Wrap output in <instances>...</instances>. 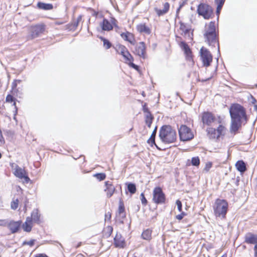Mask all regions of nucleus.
I'll return each mask as SVG.
<instances>
[{
    "label": "nucleus",
    "mask_w": 257,
    "mask_h": 257,
    "mask_svg": "<svg viewBox=\"0 0 257 257\" xmlns=\"http://www.w3.org/2000/svg\"><path fill=\"white\" fill-rule=\"evenodd\" d=\"M200 56L203 66H209L212 61V55L210 52L202 47L200 49Z\"/></svg>",
    "instance_id": "1a4fd4ad"
},
{
    "label": "nucleus",
    "mask_w": 257,
    "mask_h": 257,
    "mask_svg": "<svg viewBox=\"0 0 257 257\" xmlns=\"http://www.w3.org/2000/svg\"><path fill=\"white\" fill-rule=\"evenodd\" d=\"M99 181L104 180L106 178V175L104 173H96L93 175Z\"/></svg>",
    "instance_id": "c9c22d12"
},
{
    "label": "nucleus",
    "mask_w": 257,
    "mask_h": 257,
    "mask_svg": "<svg viewBox=\"0 0 257 257\" xmlns=\"http://www.w3.org/2000/svg\"><path fill=\"white\" fill-rule=\"evenodd\" d=\"M229 112L231 118L230 132L235 134L242 124L245 125L248 120L246 109L239 103H233L229 108Z\"/></svg>",
    "instance_id": "f257e3e1"
},
{
    "label": "nucleus",
    "mask_w": 257,
    "mask_h": 257,
    "mask_svg": "<svg viewBox=\"0 0 257 257\" xmlns=\"http://www.w3.org/2000/svg\"><path fill=\"white\" fill-rule=\"evenodd\" d=\"M102 30L104 31H109L113 29V27L110 22L106 19L104 18L100 24Z\"/></svg>",
    "instance_id": "aec40b11"
},
{
    "label": "nucleus",
    "mask_w": 257,
    "mask_h": 257,
    "mask_svg": "<svg viewBox=\"0 0 257 257\" xmlns=\"http://www.w3.org/2000/svg\"><path fill=\"white\" fill-rule=\"evenodd\" d=\"M159 137L164 144H170L177 140V132L171 125L164 124L160 128Z\"/></svg>",
    "instance_id": "f03ea898"
},
{
    "label": "nucleus",
    "mask_w": 257,
    "mask_h": 257,
    "mask_svg": "<svg viewBox=\"0 0 257 257\" xmlns=\"http://www.w3.org/2000/svg\"><path fill=\"white\" fill-rule=\"evenodd\" d=\"M182 5H180V7L176 10V17L178 16L179 13L180 12V9L181 8Z\"/></svg>",
    "instance_id": "0e129e2a"
},
{
    "label": "nucleus",
    "mask_w": 257,
    "mask_h": 257,
    "mask_svg": "<svg viewBox=\"0 0 257 257\" xmlns=\"http://www.w3.org/2000/svg\"><path fill=\"white\" fill-rule=\"evenodd\" d=\"M222 8V7L217 6L216 10V15L217 16V20H218V19H219V16L220 15V11H221Z\"/></svg>",
    "instance_id": "5fc2aeb1"
},
{
    "label": "nucleus",
    "mask_w": 257,
    "mask_h": 257,
    "mask_svg": "<svg viewBox=\"0 0 257 257\" xmlns=\"http://www.w3.org/2000/svg\"><path fill=\"white\" fill-rule=\"evenodd\" d=\"M110 23L112 24V27L118 28V26L117 25V21L114 17L110 18Z\"/></svg>",
    "instance_id": "37998d69"
},
{
    "label": "nucleus",
    "mask_w": 257,
    "mask_h": 257,
    "mask_svg": "<svg viewBox=\"0 0 257 257\" xmlns=\"http://www.w3.org/2000/svg\"><path fill=\"white\" fill-rule=\"evenodd\" d=\"M152 231L149 229L144 230L142 233V237L143 239L149 240L151 238Z\"/></svg>",
    "instance_id": "473e14b6"
},
{
    "label": "nucleus",
    "mask_w": 257,
    "mask_h": 257,
    "mask_svg": "<svg viewBox=\"0 0 257 257\" xmlns=\"http://www.w3.org/2000/svg\"><path fill=\"white\" fill-rule=\"evenodd\" d=\"M235 166L237 170L241 174L244 173L247 170L246 165L242 160L237 161Z\"/></svg>",
    "instance_id": "6ab92c4d"
},
{
    "label": "nucleus",
    "mask_w": 257,
    "mask_h": 257,
    "mask_svg": "<svg viewBox=\"0 0 257 257\" xmlns=\"http://www.w3.org/2000/svg\"><path fill=\"white\" fill-rule=\"evenodd\" d=\"M98 38L103 42V46L106 49H108L111 47V43L108 40L102 36H98Z\"/></svg>",
    "instance_id": "c85d7f7f"
},
{
    "label": "nucleus",
    "mask_w": 257,
    "mask_h": 257,
    "mask_svg": "<svg viewBox=\"0 0 257 257\" xmlns=\"http://www.w3.org/2000/svg\"><path fill=\"white\" fill-rule=\"evenodd\" d=\"M13 105L15 106V115H16L17 113V111H18V108L16 106V101H14L13 102Z\"/></svg>",
    "instance_id": "052dcab7"
},
{
    "label": "nucleus",
    "mask_w": 257,
    "mask_h": 257,
    "mask_svg": "<svg viewBox=\"0 0 257 257\" xmlns=\"http://www.w3.org/2000/svg\"><path fill=\"white\" fill-rule=\"evenodd\" d=\"M124 211H125V208H124L123 201L121 199H120L119 201L118 213L120 214L124 213V214L122 216V218L125 217V214L124 213Z\"/></svg>",
    "instance_id": "2f4dec72"
},
{
    "label": "nucleus",
    "mask_w": 257,
    "mask_h": 257,
    "mask_svg": "<svg viewBox=\"0 0 257 257\" xmlns=\"http://www.w3.org/2000/svg\"><path fill=\"white\" fill-rule=\"evenodd\" d=\"M200 159L198 157H192L191 159V164L194 166H198L200 164Z\"/></svg>",
    "instance_id": "e433bc0d"
},
{
    "label": "nucleus",
    "mask_w": 257,
    "mask_h": 257,
    "mask_svg": "<svg viewBox=\"0 0 257 257\" xmlns=\"http://www.w3.org/2000/svg\"><path fill=\"white\" fill-rule=\"evenodd\" d=\"M126 52H128V50H126L124 51L120 52V54L123 56L126 53Z\"/></svg>",
    "instance_id": "774afa93"
},
{
    "label": "nucleus",
    "mask_w": 257,
    "mask_h": 257,
    "mask_svg": "<svg viewBox=\"0 0 257 257\" xmlns=\"http://www.w3.org/2000/svg\"><path fill=\"white\" fill-rule=\"evenodd\" d=\"M225 0H214V2L217 7H222Z\"/></svg>",
    "instance_id": "a18cd8bd"
},
{
    "label": "nucleus",
    "mask_w": 257,
    "mask_h": 257,
    "mask_svg": "<svg viewBox=\"0 0 257 257\" xmlns=\"http://www.w3.org/2000/svg\"><path fill=\"white\" fill-rule=\"evenodd\" d=\"M214 214L216 217L224 219L228 211V204L225 199H216L213 205Z\"/></svg>",
    "instance_id": "20e7f679"
},
{
    "label": "nucleus",
    "mask_w": 257,
    "mask_h": 257,
    "mask_svg": "<svg viewBox=\"0 0 257 257\" xmlns=\"http://www.w3.org/2000/svg\"><path fill=\"white\" fill-rule=\"evenodd\" d=\"M14 174L17 177L21 179H24V182L25 183H28L30 181V179L26 171L22 169L18 165H16Z\"/></svg>",
    "instance_id": "f8f14e48"
},
{
    "label": "nucleus",
    "mask_w": 257,
    "mask_h": 257,
    "mask_svg": "<svg viewBox=\"0 0 257 257\" xmlns=\"http://www.w3.org/2000/svg\"><path fill=\"white\" fill-rule=\"evenodd\" d=\"M0 142L2 143V144H4L5 141V139H4V138L3 137V135H2V132L0 133Z\"/></svg>",
    "instance_id": "bf43d9fd"
},
{
    "label": "nucleus",
    "mask_w": 257,
    "mask_h": 257,
    "mask_svg": "<svg viewBox=\"0 0 257 257\" xmlns=\"http://www.w3.org/2000/svg\"><path fill=\"white\" fill-rule=\"evenodd\" d=\"M40 216L41 215L38 212V209H34L31 213V216L29 217L32 218V222L39 224L41 222Z\"/></svg>",
    "instance_id": "412c9836"
},
{
    "label": "nucleus",
    "mask_w": 257,
    "mask_h": 257,
    "mask_svg": "<svg viewBox=\"0 0 257 257\" xmlns=\"http://www.w3.org/2000/svg\"><path fill=\"white\" fill-rule=\"evenodd\" d=\"M216 120L214 115L210 111H204L201 114V121L203 125H210Z\"/></svg>",
    "instance_id": "9b49d317"
},
{
    "label": "nucleus",
    "mask_w": 257,
    "mask_h": 257,
    "mask_svg": "<svg viewBox=\"0 0 257 257\" xmlns=\"http://www.w3.org/2000/svg\"><path fill=\"white\" fill-rule=\"evenodd\" d=\"M22 226L25 231L30 232L32 228V218L27 217L26 221L22 225Z\"/></svg>",
    "instance_id": "5701e85b"
},
{
    "label": "nucleus",
    "mask_w": 257,
    "mask_h": 257,
    "mask_svg": "<svg viewBox=\"0 0 257 257\" xmlns=\"http://www.w3.org/2000/svg\"><path fill=\"white\" fill-rule=\"evenodd\" d=\"M104 184L106 187L104 189V191L106 192L107 197L110 198L113 195L115 190V188L111 182L105 181Z\"/></svg>",
    "instance_id": "a211bd4d"
},
{
    "label": "nucleus",
    "mask_w": 257,
    "mask_h": 257,
    "mask_svg": "<svg viewBox=\"0 0 257 257\" xmlns=\"http://www.w3.org/2000/svg\"><path fill=\"white\" fill-rule=\"evenodd\" d=\"M153 119L154 116L151 113H149V114H146L145 122L149 128L151 126Z\"/></svg>",
    "instance_id": "7c9ffc66"
},
{
    "label": "nucleus",
    "mask_w": 257,
    "mask_h": 257,
    "mask_svg": "<svg viewBox=\"0 0 257 257\" xmlns=\"http://www.w3.org/2000/svg\"><path fill=\"white\" fill-rule=\"evenodd\" d=\"M179 23L180 25V29L183 32L186 29V25L182 22H180Z\"/></svg>",
    "instance_id": "864d4df0"
},
{
    "label": "nucleus",
    "mask_w": 257,
    "mask_h": 257,
    "mask_svg": "<svg viewBox=\"0 0 257 257\" xmlns=\"http://www.w3.org/2000/svg\"><path fill=\"white\" fill-rule=\"evenodd\" d=\"M137 30L141 33H144L147 35H149L151 33V29L146 25L145 24H140L137 26Z\"/></svg>",
    "instance_id": "4be33fe9"
},
{
    "label": "nucleus",
    "mask_w": 257,
    "mask_h": 257,
    "mask_svg": "<svg viewBox=\"0 0 257 257\" xmlns=\"http://www.w3.org/2000/svg\"><path fill=\"white\" fill-rule=\"evenodd\" d=\"M35 241V239H31L30 241H24L23 244L24 245L27 244L30 245V246H32L34 244Z\"/></svg>",
    "instance_id": "de8ad7c7"
},
{
    "label": "nucleus",
    "mask_w": 257,
    "mask_h": 257,
    "mask_svg": "<svg viewBox=\"0 0 257 257\" xmlns=\"http://www.w3.org/2000/svg\"><path fill=\"white\" fill-rule=\"evenodd\" d=\"M17 99L13 96V95L8 94L6 96V101L8 102H12L14 101H16Z\"/></svg>",
    "instance_id": "4c0bfd02"
},
{
    "label": "nucleus",
    "mask_w": 257,
    "mask_h": 257,
    "mask_svg": "<svg viewBox=\"0 0 257 257\" xmlns=\"http://www.w3.org/2000/svg\"><path fill=\"white\" fill-rule=\"evenodd\" d=\"M21 82V80H15L14 82L12 83L11 92L13 93V95H16V96H18L17 93L18 92V90L17 88V83L18 82L20 83Z\"/></svg>",
    "instance_id": "c756f323"
},
{
    "label": "nucleus",
    "mask_w": 257,
    "mask_h": 257,
    "mask_svg": "<svg viewBox=\"0 0 257 257\" xmlns=\"http://www.w3.org/2000/svg\"><path fill=\"white\" fill-rule=\"evenodd\" d=\"M143 110L144 112H146L147 114H149V113H151L146 103L143 105Z\"/></svg>",
    "instance_id": "8fccbe9b"
},
{
    "label": "nucleus",
    "mask_w": 257,
    "mask_h": 257,
    "mask_svg": "<svg viewBox=\"0 0 257 257\" xmlns=\"http://www.w3.org/2000/svg\"><path fill=\"white\" fill-rule=\"evenodd\" d=\"M128 64L130 65V66H131L132 68L135 69L136 70H139L140 69L139 66L134 63L133 61H131L129 62Z\"/></svg>",
    "instance_id": "09e8293b"
},
{
    "label": "nucleus",
    "mask_w": 257,
    "mask_h": 257,
    "mask_svg": "<svg viewBox=\"0 0 257 257\" xmlns=\"http://www.w3.org/2000/svg\"><path fill=\"white\" fill-rule=\"evenodd\" d=\"M254 256L257 257V243L254 246Z\"/></svg>",
    "instance_id": "e2e57ef3"
},
{
    "label": "nucleus",
    "mask_w": 257,
    "mask_h": 257,
    "mask_svg": "<svg viewBox=\"0 0 257 257\" xmlns=\"http://www.w3.org/2000/svg\"><path fill=\"white\" fill-rule=\"evenodd\" d=\"M179 46L184 51L187 59L189 60L192 59V51L188 45L185 41H181L179 44Z\"/></svg>",
    "instance_id": "2eb2a0df"
},
{
    "label": "nucleus",
    "mask_w": 257,
    "mask_h": 257,
    "mask_svg": "<svg viewBox=\"0 0 257 257\" xmlns=\"http://www.w3.org/2000/svg\"><path fill=\"white\" fill-rule=\"evenodd\" d=\"M22 221L18 220L15 221L14 220H11L8 224V227L12 233H15L19 230L22 225Z\"/></svg>",
    "instance_id": "ddd939ff"
},
{
    "label": "nucleus",
    "mask_w": 257,
    "mask_h": 257,
    "mask_svg": "<svg viewBox=\"0 0 257 257\" xmlns=\"http://www.w3.org/2000/svg\"><path fill=\"white\" fill-rule=\"evenodd\" d=\"M9 223L7 219H1L0 220V226H8V224Z\"/></svg>",
    "instance_id": "603ef678"
},
{
    "label": "nucleus",
    "mask_w": 257,
    "mask_h": 257,
    "mask_svg": "<svg viewBox=\"0 0 257 257\" xmlns=\"http://www.w3.org/2000/svg\"><path fill=\"white\" fill-rule=\"evenodd\" d=\"M157 126H156L155 128L154 129L151 135V137H150V138L147 140V143L148 144H149L150 145L151 147H153V146H155L156 149L159 150V151H163V150H165V149H161V148H160L156 144V142H155V138H156V134H157Z\"/></svg>",
    "instance_id": "4468645a"
},
{
    "label": "nucleus",
    "mask_w": 257,
    "mask_h": 257,
    "mask_svg": "<svg viewBox=\"0 0 257 257\" xmlns=\"http://www.w3.org/2000/svg\"><path fill=\"white\" fill-rule=\"evenodd\" d=\"M256 99H255V98L254 97H253L252 96H251V102L253 104V105L254 104H255V102H256Z\"/></svg>",
    "instance_id": "69168bd1"
},
{
    "label": "nucleus",
    "mask_w": 257,
    "mask_h": 257,
    "mask_svg": "<svg viewBox=\"0 0 257 257\" xmlns=\"http://www.w3.org/2000/svg\"><path fill=\"white\" fill-rule=\"evenodd\" d=\"M203 36L205 39V42H206L209 45L215 47V44H217L218 54L220 56L219 44L218 40L217 39V35L216 33L215 21H211L209 23L207 30L205 31Z\"/></svg>",
    "instance_id": "7ed1b4c3"
},
{
    "label": "nucleus",
    "mask_w": 257,
    "mask_h": 257,
    "mask_svg": "<svg viewBox=\"0 0 257 257\" xmlns=\"http://www.w3.org/2000/svg\"><path fill=\"white\" fill-rule=\"evenodd\" d=\"M123 58L125 60L126 63H128L131 61H134V58L132 55L128 52H126V53L123 56Z\"/></svg>",
    "instance_id": "f704fd0d"
},
{
    "label": "nucleus",
    "mask_w": 257,
    "mask_h": 257,
    "mask_svg": "<svg viewBox=\"0 0 257 257\" xmlns=\"http://www.w3.org/2000/svg\"><path fill=\"white\" fill-rule=\"evenodd\" d=\"M153 200L157 204H163L166 201V196L160 187H156L153 190Z\"/></svg>",
    "instance_id": "0eeeda50"
},
{
    "label": "nucleus",
    "mask_w": 257,
    "mask_h": 257,
    "mask_svg": "<svg viewBox=\"0 0 257 257\" xmlns=\"http://www.w3.org/2000/svg\"><path fill=\"white\" fill-rule=\"evenodd\" d=\"M125 185H127V189L128 191L131 194H134L136 193L137 189L136 185L135 183L131 182H127L125 183Z\"/></svg>",
    "instance_id": "cd10ccee"
},
{
    "label": "nucleus",
    "mask_w": 257,
    "mask_h": 257,
    "mask_svg": "<svg viewBox=\"0 0 257 257\" xmlns=\"http://www.w3.org/2000/svg\"><path fill=\"white\" fill-rule=\"evenodd\" d=\"M78 24V21H76L75 20H74L70 25V30H75L77 27Z\"/></svg>",
    "instance_id": "79ce46f5"
},
{
    "label": "nucleus",
    "mask_w": 257,
    "mask_h": 257,
    "mask_svg": "<svg viewBox=\"0 0 257 257\" xmlns=\"http://www.w3.org/2000/svg\"><path fill=\"white\" fill-rule=\"evenodd\" d=\"M186 215H187V214L185 212L182 211V212H181L180 214L176 215V218L179 220H181Z\"/></svg>",
    "instance_id": "49530a36"
},
{
    "label": "nucleus",
    "mask_w": 257,
    "mask_h": 257,
    "mask_svg": "<svg viewBox=\"0 0 257 257\" xmlns=\"http://www.w3.org/2000/svg\"><path fill=\"white\" fill-rule=\"evenodd\" d=\"M45 30L44 24H38L32 26L30 30V38L31 39L38 37L41 34L43 33Z\"/></svg>",
    "instance_id": "6e6552de"
},
{
    "label": "nucleus",
    "mask_w": 257,
    "mask_h": 257,
    "mask_svg": "<svg viewBox=\"0 0 257 257\" xmlns=\"http://www.w3.org/2000/svg\"><path fill=\"white\" fill-rule=\"evenodd\" d=\"M114 242L115 246L119 247H123L125 243L124 239L121 238V235L117 234L114 238Z\"/></svg>",
    "instance_id": "393cba45"
},
{
    "label": "nucleus",
    "mask_w": 257,
    "mask_h": 257,
    "mask_svg": "<svg viewBox=\"0 0 257 257\" xmlns=\"http://www.w3.org/2000/svg\"><path fill=\"white\" fill-rule=\"evenodd\" d=\"M111 218V214L109 212L106 213L105 214V220L108 219L110 220Z\"/></svg>",
    "instance_id": "4d7b16f0"
},
{
    "label": "nucleus",
    "mask_w": 257,
    "mask_h": 257,
    "mask_svg": "<svg viewBox=\"0 0 257 257\" xmlns=\"http://www.w3.org/2000/svg\"><path fill=\"white\" fill-rule=\"evenodd\" d=\"M186 36H187L189 40H192L193 37V32H192L191 33L190 32L188 34H187Z\"/></svg>",
    "instance_id": "6e6d98bb"
},
{
    "label": "nucleus",
    "mask_w": 257,
    "mask_h": 257,
    "mask_svg": "<svg viewBox=\"0 0 257 257\" xmlns=\"http://www.w3.org/2000/svg\"><path fill=\"white\" fill-rule=\"evenodd\" d=\"M82 20V16L79 15L77 18V19L75 20L76 21H78V23H79Z\"/></svg>",
    "instance_id": "338daca9"
},
{
    "label": "nucleus",
    "mask_w": 257,
    "mask_h": 257,
    "mask_svg": "<svg viewBox=\"0 0 257 257\" xmlns=\"http://www.w3.org/2000/svg\"><path fill=\"white\" fill-rule=\"evenodd\" d=\"M178 133L181 141H189L194 138V135L191 130L185 124H182L178 128Z\"/></svg>",
    "instance_id": "423d86ee"
},
{
    "label": "nucleus",
    "mask_w": 257,
    "mask_h": 257,
    "mask_svg": "<svg viewBox=\"0 0 257 257\" xmlns=\"http://www.w3.org/2000/svg\"><path fill=\"white\" fill-rule=\"evenodd\" d=\"M190 29H188V28H187L184 31V35L185 36H187V34H188L189 33H190Z\"/></svg>",
    "instance_id": "680f3d73"
},
{
    "label": "nucleus",
    "mask_w": 257,
    "mask_h": 257,
    "mask_svg": "<svg viewBox=\"0 0 257 257\" xmlns=\"http://www.w3.org/2000/svg\"><path fill=\"white\" fill-rule=\"evenodd\" d=\"M37 6L38 9L45 11L51 10L53 8L52 4L44 3L41 2H38Z\"/></svg>",
    "instance_id": "bb28decb"
},
{
    "label": "nucleus",
    "mask_w": 257,
    "mask_h": 257,
    "mask_svg": "<svg viewBox=\"0 0 257 257\" xmlns=\"http://www.w3.org/2000/svg\"><path fill=\"white\" fill-rule=\"evenodd\" d=\"M170 8V5L168 3H165L164 5V8L162 10L159 9L157 8H155V11L156 12L158 16H161L166 14Z\"/></svg>",
    "instance_id": "b1692460"
},
{
    "label": "nucleus",
    "mask_w": 257,
    "mask_h": 257,
    "mask_svg": "<svg viewBox=\"0 0 257 257\" xmlns=\"http://www.w3.org/2000/svg\"><path fill=\"white\" fill-rule=\"evenodd\" d=\"M207 135L210 139H218L216 129L213 127H208L206 129Z\"/></svg>",
    "instance_id": "a878e982"
},
{
    "label": "nucleus",
    "mask_w": 257,
    "mask_h": 257,
    "mask_svg": "<svg viewBox=\"0 0 257 257\" xmlns=\"http://www.w3.org/2000/svg\"><path fill=\"white\" fill-rule=\"evenodd\" d=\"M212 163L210 162H209L206 164L205 167L204 168V170L206 171H208L212 167Z\"/></svg>",
    "instance_id": "3c124183"
},
{
    "label": "nucleus",
    "mask_w": 257,
    "mask_h": 257,
    "mask_svg": "<svg viewBox=\"0 0 257 257\" xmlns=\"http://www.w3.org/2000/svg\"><path fill=\"white\" fill-rule=\"evenodd\" d=\"M244 242L248 244H257V234L247 232L244 235Z\"/></svg>",
    "instance_id": "f3484780"
},
{
    "label": "nucleus",
    "mask_w": 257,
    "mask_h": 257,
    "mask_svg": "<svg viewBox=\"0 0 257 257\" xmlns=\"http://www.w3.org/2000/svg\"><path fill=\"white\" fill-rule=\"evenodd\" d=\"M18 199H17L15 201H13L11 202V207L12 209L15 210L18 207Z\"/></svg>",
    "instance_id": "58836bf2"
},
{
    "label": "nucleus",
    "mask_w": 257,
    "mask_h": 257,
    "mask_svg": "<svg viewBox=\"0 0 257 257\" xmlns=\"http://www.w3.org/2000/svg\"><path fill=\"white\" fill-rule=\"evenodd\" d=\"M140 196L142 204L144 206H146L147 204L148 201L145 196L144 193H142Z\"/></svg>",
    "instance_id": "ea45409f"
},
{
    "label": "nucleus",
    "mask_w": 257,
    "mask_h": 257,
    "mask_svg": "<svg viewBox=\"0 0 257 257\" xmlns=\"http://www.w3.org/2000/svg\"><path fill=\"white\" fill-rule=\"evenodd\" d=\"M225 127L223 125L219 124L216 129V132L217 133V137H219V138H220V136H224V134L223 133V132L225 130Z\"/></svg>",
    "instance_id": "72a5a7b5"
},
{
    "label": "nucleus",
    "mask_w": 257,
    "mask_h": 257,
    "mask_svg": "<svg viewBox=\"0 0 257 257\" xmlns=\"http://www.w3.org/2000/svg\"><path fill=\"white\" fill-rule=\"evenodd\" d=\"M116 51L118 52L119 51L120 52L124 51L126 50H127V48L124 45L119 44L116 46Z\"/></svg>",
    "instance_id": "a19ab883"
},
{
    "label": "nucleus",
    "mask_w": 257,
    "mask_h": 257,
    "mask_svg": "<svg viewBox=\"0 0 257 257\" xmlns=\"http://www.w3.org/2000/svg\"><path fill=\"white\" fill-rule=\"evenodd\" d=\"M34 257H48L46 254L43 253L37 254Z\"/></svg>",
    "instance_id": "13d9d810"
},
{
    "label": "nucleus",
    "mask_w": 257,
    "mask_h": 257,
    "mask_svg": "<svg viewBox=\"0 0 257 257\" xmlns=\"http://www.w3.org/2000/svg\"><path fill=\"white\" fill-rule=\"evenodd\" d=\"M176 204L177 206V209L179 212L182 211V204L181 201L178 199L176 200Z\"/></svg>",
    "instance_id": "c03bdc74"
},
{
    "label": "nucleus",
    "mask_w": 257,
    "mask_h": 257,
    "mask_svg": "<svg viewBox=\"0 0 257 257\" xmlns=\"http://www.w3.org/2000/svg\"><path fill=\"white\" fill-rule=\"evenodd\" d=\"M197 12L199 16H201L205 20H208L213 13L212 7L205 3H200L197 7Z\"/></svg>",
    "instance_id": "39448f33"
},
{
    "label": "nucleus",
    "mask_w": 257,
    "mask_h": 257,
    "mask_svg": "<svg viewBox=\"0 0 257 257\" xmlns=\"http://www.w3.org/2000/svg\"><path fill=\"white\" fill-rule=\"evenodd\" d=\"M133 53L143 59H145L147 58V54L146 46L145 42H140L137 44Z\"/></svg>",
    "instance_id": "9d476101"
},
{
    "label": "nucleus",
    "mask_w": 257,
    "mask_h": 257,
    "mask_svg": "<svg viewBox=\"0 0 257 257\" xmlns=\"http://www.w3.org/2000/svg\"><path fill=\"white\" fill-rule=\"evenodd\" d=\"M121 37L125 41L128 42L133 45H135L136 41L133 34L126 31L120 34Z\"/></svg>",
    "instance_id": "dca6fc26"
}]
</instances>
